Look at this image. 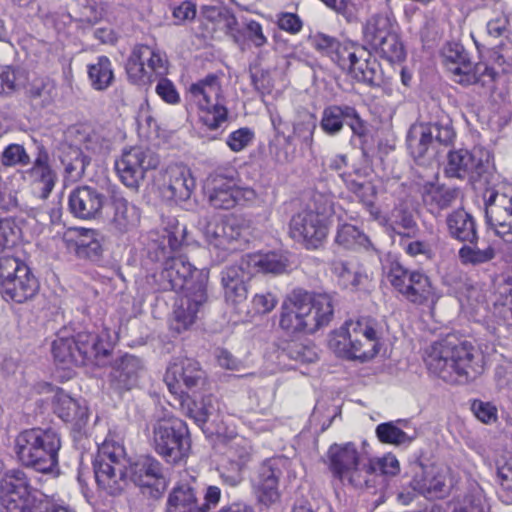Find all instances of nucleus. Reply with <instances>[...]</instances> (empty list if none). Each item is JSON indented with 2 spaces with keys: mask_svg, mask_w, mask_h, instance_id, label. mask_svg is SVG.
<instances>
[{
  "mask_svg": "<svg viewBox=\"0 0 512 512\" xmlns=\"http://www.w3.org/2000/svg\"><path fill=\"white\" fill-rule=\"evenodd\" d=\"M161 278L163 288L180 291L174 304L171 329L177 333L190 328L207 302L206 274L195 268L184 255L166 260Z\"/></svg>",
  "mask_w": 512,
  "mask_h": 512,
  "instance_id": "1",
  "label": "nucleus"
},
{
  "mask_svg": "<svg viewBox=\"0 0 512 512\" xmlns=\"http://www.w3.org/2000/svg\"><path fill=\"white\" fill-rule=\"evenodd\" d=\"M472 360V344L456 334L432 343L424 358L431 373L451 384H463L473 377Z\"/></svg>",
  "mask_w": 512,
  "mask_h": 512,
  "instance_id": "2",
  "label": "nucleus"
},
{
  "mask_svg": "<svg viewBox=\"0 0 512 512\" xmlns=\"http://www.w3.org/2000/svg\"><path fill=\"white\" fill-rule=\"evenodd\" d=\"M167 63L166 55L161 51L138 45L127 60L126 73L129 81L139 86L150 84L160 77L155 88L157 95L168 104H177L180 101L179 93L174 84L164 78L168 71Z\"/></svg>",
  "mask_w": 512,
  "mask_h": 512,
  "instance_id": "3",
  "label": "nucleus"
},
{
  "mask_svg": "<svg viewBox=\"0 0 512 512\" xmlns=\"http://www.w3.org/2000/svg\"><path fill=\"white\" fill-rule=\"evenodd\" d=\"M60 448V437L52 429H26L15 438L18 460L41 473L52 472L57 467Z\"/></svg>",
  "mask_w": 512,
  "mask_h": 512,
  "instance_id": "4",
  "label": "nucleus"
},
{
  "mask_svg": "<svg viewBox=\"0 0 512 512\" xmlns=\"http://www.w3.org/2000/svg\"><path fill=\"white\" fill-rule=\"evenodd\" d=\"M486 166L482 164V180L487 188L482 197L485 200V217L488 225L487 232H493L504 242H512V196L499 193L497 187L501 176L496 172L493 156L486 152Z\"/></svg>",
  "mask_w": 512,
  "mask_h": 512,
  "instance_id": "5",
  "label": "nucleus"
},
{
  "mask_svg": "<svg viewBox=\"0 0 512 512\" xmlns=\"http://www.w3.org/2000/svg\"><path fill=\"white\" fill-rule=\"evenodd\" d=\"M328 467L342 484L357 489L367 487V452L354 442L334 443L327 452Z\"/></svg>",
  "mask_w": 512,
  "mask_h": 512,
  "instance_id": "6",
  "label": "nucleus"
},
{
  "mask_svg": "<svg viewBox=\"0 0 512 512\" xmlns=\"http://www.w3.org/2000/svg\"><path fill=\"white\" fill-rule=\"evenodd\" d=\"M151 444L155 452L168 463H179L191 448L186 423L175 416H164L152 424Z\"/></svg>",
  "mask_w": 512,
  "mask_h": 512,
  "instance_id": "7",
  "label": "nucleus"
},
{
  "mask_svg": "<svg viewBox=\"0 0 512 512\" xmlns=\"http://www.w3.org/2000/svg\"><path fill=\"white\" fill-rule=\"evenodd\" d=\"M314 210L309 208L294 215L290 221V235L306 248H317L327 236L326 217L333 211L331 197L315 194Z\"/></svg>",
  "mask_w": 512,
  "mask_h": 512,
  "instance_id": "8",
  "label": "nucleus"
},
{
  "mask_svg": "<svg viewBox=\"0 0 512 512\" xmlns=\"http://www.w3.org/2000/svg\"><path fill=\"white\" fill-rule=\"evenodd\" d=\"M123 445L106 439L99 447L93 462L98 486L110 495L123 490L126 476V459Z\"/></svg>",
  "mask_w": 512,
  "mask_h": 512,
  "instance_id": "9",
  "label": "nucleus"
},
{
  "mask_svg": "<svg viewBox=\"0 0 512 512\" xmlns=\"http://www.w3.org/2000/svg\"><path fill=\"white\" fill-rule=\"evenodd\" d=\"M190 102L197 106L200 120L209 129H217L227 120L228 110L219 78L210 74L190 85Z\"/></svg>",
  "mask_w": 512,
  "mask_h": 512,
  "instance_id": "10",
  "label": "nucleus"
},
{
  "mask_svg": "<svg viewBox=\"0 0 512 512\" xmlns=\"http://www.w3.org/2000/svg\"><path fill=\"white\" fill-rule=\"evenodd\" d=\"M387 279L395 290L412 303H434L436 299L434 288L425 274L410 271L397 261L390 263Z\"/></svg>",
  "mask_w": 512,
  "mask_h": 512,
  "instance_id": "11",
  "label": "nucleus"
},
{
  "mask_svg": "<svg viewBox=\"0 0 512 512\" xmlns=\"http://www.w3.org/2000/svg\"><path fill=\"white\" fill-rule=\"evenodd\" d=\"M35 493L22 470H9L2 478L0 501L5 512H35L38 507Z\"/></svg>",
  "mask_w": 512,
  "mask_h": 512,
  "instance_id": "12",
  "label": "nucleus"
},
{
  "mask_svg": "<svg viewBox=\"0 0 512 512\" xmlns=\"http://www.w3.org/2000/svg\"><path fill=\"white\" fill-rule=\"evenodd\" d=\"M159 163V156L155 152L135 146L123 150L115 161V169L125 186L136 189L144 180L145 173L156 169Z\"/></svg>",
  "mask_w": 512,
  "mask_h": 512,
  "instance_id": "13",
  "label": "nucleus"
},
{
  "mask_svg": "<svg viewBox=\"0 0 512 512\" xmlns=\"http://www.w3.org/2000/svg\"><path fill=\"white\" fill-rule=\"evenodd\" d=\"M208 201L215 209H232L255 201L256 192L250 187L237 186L221 174H210L205 184Z\"/></svg>",
  "mask_w": 512,
  "mask_h": 512,
  "instance_id": "14",
  "label": "nucleus"
},
{
  "mask_svg": "<svg viewBox=\"0 0 512 512\" xmlns=\"http://www.w3.org/2000/svg\"><path fill=\"white\" fill-rule=\"evenodd\" d=\"M199 225L209 246L222 252L240 249L247 241L243 235L244 227L236 218H205Z\"/></svg>",
  "mask_w": 512,
  "mask_h": 512,
  "instance_id": "15",
  "label": "nucleus"
},
{
  "mask_svg": "<svg viewBox=\"0 0 512 512\" xmlns=\"http://www.w3.org/2000/svg\"><path fill=\"white\" fill-rule=\"evenodd\" d=\"M343 53L344 59L338 65L342 69H347L355 80L371 86L380 83V65L366 49L351 43L348 50H343Z\"/></svg>",
  "mask_w": 512,
  "mask_h": 512,
  "instance_id": "16",
  "label": "nucleus"
},
{
  "mask_svg": "<svg viewBox=\"0 0 512 512\" xmlns=\"http://www.w3.org/2000/svg\"><path fill=\"white\" fill-rule=\"evenodd\" d=\"M158 182L165 197L175 201L187 200L195 188L189 168L182 164H171L162 169Z\"/></svg>",
  "mask_w": 512,
  "mask_h": 512,
  "instance_id": "17",
  "label": "nucleus"
},
{
  "mask_svg": "<svg viewBox=\"0 0 512 512\" xmlns=\"http://www.w3.org/2000/svg\"><path fill=\"white\" fill-rule=\"evenodd\" d=\"M410 487L426 499L435 500L448 496L452 483L447 471L430 467L415 474L410 482Z\"/></svg>",
  "mask_w": 512,
  "mask_h": 512,
  "instance_id": "18",
  "label": "nucleus"
},
{
  "mask_svg": "<svg viewBox=\"0 0 512 512\" xmlns=\"http://www.w3.org/2000/svg\"><path fill=\"white\" fill-rule=\"evenodd\" d=\"M304 305L309 308L305 313L306 333L312 334L330 324L334 317V299L328 293L310 294L303 291Z\"/></svg>",
  "mask_w": 512,
  "mask_h": 512,
  "instance_id": "19",
  "label": "nucleus"
},
{
  "mask_svg": "<svg viewBox=\"0 0 512 512\" xmlns=\"http://www.w3.org/2000/svg\"><path fill=\"white\" fill-rule=\"evenodd\" d=\"M253 276L251 269L244 264V257L235 265L226 267L221 272V285L224 297L231 304H239L247 298V282Z\"/></svg>",
  "mask_w": 512,
  "mask_h": 512,
  "instance_id": "20",
  "label": "nucleus"
},
{
  "mask_svg": "<svg viewBox=\"0 0 512 512\" xmlns=\"http://www.w3.org/2000/svg\"><path fill=\"white\" fill-rule=\"evenodd\" d=\"M203 372L199 363L191 358L175 359L167 368L164 381L172 394H181V385L192 388L198 384Z\"/></svg>",
  "mask_w": 512,
  "mask_h": 512,
  "instance_id": "21",
  "label": "nucleus"
},
{
  "mask_svg": "<svg viewBox=\"0 0 512 512\" xmlns=\"http://www.w3.org/2000/svg\"><path fill=\"white\" fill-rule=\"evenodd\" d=\"M443 63L454 75V80L462 85L476 84L479 81L475 67L459 43H447L442 49Z\"/></svg>",
  "mask_w": 512,
  "mask_h": 512,
  "instance_id": "22",
  "label": "nucleus"
},
{
  "mask_svg": "<svg viewBox=\"0 0 512 512\" xmlns=\"http://www.w3.org/2000/svg\"><path fill=\"white\" fill-rule=\"evenodd\" d=\"M144 371V365L140 358L125 354L114 361L110 373L109 382L112 389L123 393L133 389Z\"/></svg>",
  "mask_w": 512,
  "mask_h": 512,
  "instance_id": "23",
  "label": "nucleus"
},
{
  "mask_svg": "<svg viewBox=\"0 0 512 512\" xmlns=\"http://www.w3.org/2000/svg\"><path fill=\"white\" fill-rule=\"evenodd\" d=\"M303 290H294L283 301L279 326L288 334L306 333L305 316L309 308L304 305Z\"/></svg>",
  "mask_w": 512,
  "mask_h": 512,
  "instance_id": "24",
  "label": "nucleus"
},
{
  "mask_svg": "<svg viewBox=\"0 0 512 512\" xmlns=\"http://www.w3.org/2000/svg\"><path fill=\"white\" fill-rule=\"evenodd\" d=\"M103 203V194L89 186L78 187L69 195V209L81 219L94 218L102 210Z\"/></svg>",
  "mask_w": 512,
  "mask_h": 512,
  "instance_id": "25",
  "label": "nucleus"
},
{
  "mask_svg": "<svg viewBox=\"0 0 512 512\" xmlns=\"http://www.w3.org/2000/svg\"><path fill=\"white\" fill-rule=\"evenodd\" d=\"M371 213L374 214L373 211ZM375 218L388 231L399 236L414 238L419 233V227L412 211L403 204L395 206L385 215H379L378 212H375Z\"/></svg>",
  "mask_w": 512,
  "mask_h": 512,
  "instance_id": "26",
  "label": "nucleus"
},
{
  "mask_svg": "<svg viewBox=\"0 0 512 512\" xmlns=\"http://www.w3.org/2000/svg\"><path fill=\"white\" fill-rule=\"evenodd\" d=\"M53 409L59 418L65 422H72L78 429L88 421L87 406L72 398L61 388H57L53 396Z\"/></svg>",
  "mask_w": 512,
  "mask_h": 512,
  "instance_id": "27",
  "label": "nucleus"
},
{
  "mask_svg": "<svg viewBox=\"0 0 512 512\" xmlns=\"http://www.w3.org/2000/svg\"><path fill=\"white\" fill-rule=\"evenodd\" d=\"M76 340V366L87 363L99 364L100 359L107 356L110 345L97 334L91 332H80L75 336Z\"/></svg>",
  "mask_w": 512,
  "mask_h": 512,
  "instance_id": "28",
  "label": "nucleus"
},
{
  "mask_svg": "<svg viewBox=\"0 0 512 512\" xmlns=\"http://www.w3.org/2000/svg\"><path fill=\"white\" fill-rule=\"evenodd\" d=\"M39 283L29 267H22L16 279L0 287V293L6 301L24 303L38 292Z\"/></svg>",
  "mask_w": 512,
  "mask_h": 512,
  "instance_id": "29",
  "label": "nucleus"
},
{
  "mask_svg": "<svg viewBox=\"0 0 512 512\" xmlns=\"http://www.w3.org/2000/svg\"><path fill=\"white\" fill-rule=\"evenodd\" d=\"M279 475V470L275 469L270 462L263 463L259 468L258 475L253 481V489L261 504L270 506L279 500Z\"/></svg>",
  "mask_w": 512,
  "mask_h": 512,
  "instance_id": "30",
  "label": "nucleus"
},
{
  "mask_svg": "<svg viewBox=\"0 0 512 512\" xmlns=\"http://www.w3.org/2000/svg\"><path fill=\"white\" fill-rule=\"evenodd\" d=\"M196 480L181 481L170 492L166 512H200Z\"/></svg>",
  "mask_w": 512,
  "mask_h": 512,
  "instance_id": "31",
  "label": "nucleus"
},
{
  "mask_svg": "<svg viewBox=\"0 0 512 512\" xmlns=\"http://www.w3.org/2000/svg\"><path fill=\"white\" fill-rule=\"evenodd\" d=\"M113 214L109 220L110 228L118 234L129 233L140 221L139 209L123 197L112 200Z\"/></svg>",
  "mask_w": 512,
  "mask_h": 512,
  "instance_id": "32",
  "label": "nucleus"
},
{
  "mask_svg": "<svg viewBox=\"0 0 512 512\" xmlns=\"http://www.w3.org/2000/svg\"><path fill=\"white\" fill-rule=\"evenodd\" d=\"M480 162L476 161L467 149L450 151L447 156L445 174L451 178H468L474 185L479 172Z\"/></svg>",
  "mask_w": 512,
  "mask_h": 512,
  "instance_id": "33",
  "label": "nucleus"
},
{
  "mask_svg": "<svg viewBox=\"0 0 512 512\" xmlns=\"http://www.w3.org/2000/svg\"><path fill=\"white\" fill-rule=\"evenodd\" d=\"M371 345L366 344V340L360 339L353 343L352 339H338V336H332L329 340V346L338 355L351 359L362 361L373 358L378 353L379 341H371Z\"/></svg>",
  "mask_w": 512,
  "mask_h": 512,
  "instance_id": "34",
  "label": "nucleus"
},
{
  "mask_svg": "<svg viewBox=\"0 0 512 512\" xmlns=\"http://www.w3.org/2000/svg\"><path fill=\"white\" fill-rule=\"evenodd\" d=\"M25 177L41 191V197L47 198L56 183V174L48 164V154L40 152L33 166L26 170Z\"/></svg>",
  "mask_w": 512,
  "mask_h": 512,
  "instance_id": "35",
  "label": "nucleus"
},
{
  "mask_svg": "<svg viewBox=\"0 0 512 512\" xmlns=\"http://www.w3.org/2000/svg\"><path fill=\"white\" fill-rule=\"evenodd\" d=\"M244 257V264L251 269L253 275L257 273L281 274L287 269V259L278 253H255L247 254Z\"/></svg>",
  "mask_w": 512,
  "mask_h": 512,
  "instance_id": "36",
  "label": "nucleus"
},
{
  "mask_svg": "<svg viewBox=\"0 0 512 512\" xmlns=\"http://www.w3.org/2000/svg\"><path fill=\"white\" fill-rule=\"evenodd\" d=\"M458 197V190L435 183H426L422 188V199L430 211L450 207Z\"/></svg>",
  "mask_w": 512,
  "mask_h": 512,
  "instance_id": "37",
  "label": "nucleus"
},
{
  "mask_svg": "<svg viewBox=\"0 0 512 512\" xmlns=\"http://www.w3.org/2000/svg\"><path fill=\"white\" fill-rule=\"evenodd\" d=\"M162 477V466L151 456L139 459L130 467V479L139 487H150Z\"/></svg>",
  "mask_w": 512,
  "mask_h": 512,
  "instance_id": "38",
  "label": "nucleus"
},
{
  "mask_svg": "<svg viewBox=\"0 0 512 512\" xmlns=\"http://www.w3.org/2000/svg\"><path fill=\"white\" fill-rule=\"evenodd\" d=\"M338 339L346 337L355 341L366 340V344L371 345V341H379L378 333L375 329V322L370 318H359L357 320L346 321L344 326L333 334Z\"/></svg>",
  "mask_w": 512,
  "mask_h": 512,
  "instance_id": "39",
  "label": "nucleus"
},
{
  "mask_svg": "<svg viewBox=\"0 0 512 512\" xmlns=\"http://www.w3.org/2000/svg\"><path fill=\"white\" fill-rule=\"evenodd\" d=\"M447 226L452 237L473 243L477 237L476 223L466 211L459 209L447 217Z\"/></svg>",
  "mask_w": 512,
  "mask_h": 512,
  "instance_id": "40",
  "label": "nucleus"
},
{
  "mask_svg": "<svg viewBox=\"0 0 512 512\" xmlns=\"http://www.w3.org/2000/svg\"><path fill=\"white\" fill-rule=\"evenodd\" d=\"M395 29V22L390 16L382 14L372 16L363 28L364 40L371 47H374L379 45Z\"/></svg>",
  "mask_w": 512,
  "mask_h": 512,
  "instance_id": "41",
  "label": "nucleus"
},
{
  "mask_svg": "<svg viewBox=\"0 0 512 512\" xmlns=\"http://www.w3.org/2000/svg\"><path fill=\"white\" fill-rule=\"evenodd\" d=\"M69 240L75 242V251L79 257L95 259L101 253L98 233L93 229H80L69 232Z\"/></svg>",
  "mask_w": 512,
  "mask_h": 512,
  "instance_id": "42",
  "label": "nucleus"
},
{
  "mask_svg": "<svg viewBox=\"0 0 512 512\" xmlns=\"http://www.w3.org/2000/svg\"><path fill=\"white\" fill-rule=\"evenodd\" d=\"M26 95L34 105L47 107L57 95L56 85L47 77L35 78L26 87Z\"/></svg>",
  "mask_w": 512,
  "mask_h": 512,
  "instance_id": "43",
  "label": "nucleus"
},
{
  "mask_svg": "<svg viewBox=\"0 0 512 512\" xmlns=\"http://www.w3.org/2000/svg\"><path fill=\"white\" fill-rule=\"evenodd\" d=\"M352 113L350 105H329L322 111L320 127L329 136L338 135L347 116Z\"/></svg>",
  "mask_w": 512,
  "mask_h": 512,
  "instance_id": "44",
  "label": "nucleus"
},
{
  "mask_svg": "<svg viewBox=\"0 0 512 512\" xmlns=\"http://www.w3.org/2000/svg\"><path fill=\"white\" fill-rule=\"evenodd\" d=\"M432 132L429 124L414 125L409 130L407 145L415 159L424 157L428 149L433 145L434 138Z\"/></svg>",
  "mask_w": 512,
  "mask_h": 512,
  "instance_id": "45",
  "label": "nucleus"
},
{
  "mask_svg": "<svg viewBox=\"0 0 512 512\" xmlns=\"http://www.w3.org/2000/svg\"><path fill=\"white\" fill-rule=\"evenodd\" d=\"M332 272L337 277L338 283L345 289L357 288L365 279L356 263L335 260L332 263Z\"/></svg>",
  "mask_w": 512,
  "mask_h": 512,
  "instance_id": "46",
  "label": "nucleus"
},
{
  "mask_svg": "<svg viewBox=\"0 0 512 512\" xmlns=\"http://www.w3.org/2000/svg\"><path fill=\"white\" fill-rule=\"evenodd\" d=\"M88 76L95 90H106L114 80L111 61L106 56H99L96 62L88 65Z\"/></svg>",
  "mask_w": 512,
  "mask_h": 512,
  "instance_id": "47",
  "label": "nucleus"
},
{
  "mask_svg": "<svg viewBox=\"0 0 512 512\" xmlns=\"http://www.w3.org/2000/svg\"><path fill=\"white\" fill-rule=\"evenodd\" d=\"M310 41L317 51L327 55L337 64L344 59L343 50H348L351 45L349 42L340 43L334 37L324 33H316L310 38Z\"/></svg>",
  "mask_w": 512,
  "mask_h": 512,
  "instance_id": "48",
  "label": "nucleus"
},
{
  "mask_svg": "<svg viewBox=\"0 0 512 512\" xmlns=\"http://www.w3.org/2000/svg\"><path fill=\"white\" fill-rule=\"evenodd\" d=\"M112 147V140L107 136L103 129L92 130L83 136L81 140L80 152L89 153L90 159L93 156H104L109 153Z\"/></svg>",
  "mask_w": 512,
  "mask_h": 512,
  "instance_id": "49",
  "label": "nucleus"
},
{
  "mask_svg": "<svg viewBox=\"0 0 512 512\" xmlns=\"http://www.w3.org/2000/svg\"><path fill=\"white\" fill-rule=\"evenodd\" d=\"M335 242L344 249L368 248V237L355 225L342 224L338 227Z\"/></svg>",
  "mask_w": 512,
  "mask_h": 512,
  "instance_id": "50",
  "label": "nucleus"
},
{
  "mask_svg": "<svg viewBox=\"0 0 512 512\" xmlns=\"http://www.w3.org/2000/svg\"><path fill=\"white\" fill-rule=\"evenodd\" d=\"M398 423H404V425H406V422L402 421H391L379 424L375 430L378 440L381 443L392 445H402L411 443L414 440L415 436L408 435L398 426Z\"/></svg>",
  "mask_w": 512,
  "mask_h": 512,
  "instance_id": "51",
  "label": "nucleus"
},
{
  "mask_svg": "<svg viewBox=\"0 0 512 512\" xmlns=\"http://www.w3.org/2000/svg\"><path fill=\"white\" fill-rule=\"evenodd\" d=\"M367 470H366V480L367 487L371 484V477L377 474L383 475H396L400 470L399 461L392 454H386L383 457L379 458H370L367 455Z\"/></svg>",
  "mask_w": 512,
  "mask_h": 512,
  "instance_id": "52",
  "label": "nucleus"
},
{
  "mask_svg": "<svg viewBox=\"0 0 512 512\" xmlns=\"http://www.w3.org/2000/svg\"><path fill=\"white\" fill-rule=\"evenodd\" d=\"M245 466L241 461L223 456L217 467L222 483L230 487L239 486L244 480Z\"/></svg>",
  "mask_w": 512,
  "mask_h": 512,
  "instance_id": "53",
  "label": "nucleus"
},
{
  "mask_svg": "<svg viewBox=\"0 0 512 512\" xmlns=\"http://www.w3.org/2000/svg\"><path fill=\"white\" fill-rule=\"evenodd\" d=\"M372 48L392 63L401 62L405 58V50L399 40L396 29L385 37L379 45H375Z\"/></svg>",
  "mask_w": 512,
  "mask_h": 512,
  "instance_id": "54",
  "label": "nucleus"
},
{
  "mask_svg": "<svg viewBox=\"0 0 512 512\" xmlns=\"http://www.w3.org/2000/svg\"><path fill=\"white\" fill-rule=\"evenodd\" d=\"M52 352L55 360L66 367L76 366V340L72 338H59L52 344Z\"/></svg>",
  "mask_w": 512,
  "mask_h": 512,
  "instance_id": "55",
  "label": "nucleus"
},
{
  "mask_svg": "<svg viewBox=\"0 0 512 512\" xmlns=\"http://www.w3.org/2000/svg\"><path fill=\"white\" fill-rule=\"evenodd\" d=\"M24 75L22 72L4 67L0 70V94H12L24 84Z\"/></svg>",
  "mask_w": 512,
  "mask_h": 512,
  "instance_id": "56",
  "label": "nucleus"
},
{
  "mask_svg": "<svg viewBox=\"0 0 512 512\" xmlns=\"http://www.w3.org/2000/svg\"><path fill=\"white\" fill-rule=\"evenodd\" d=\"M80 20L87 23H96L102 19L105 8L99 0H77Z\"/></svg>",
  "mask_w": 512,
  "mask_h": 512,
  "instance_id": "57",
  "label": "nucleus"
},
{
  "mask_svg": "<svg viewBox=\"0 0 512 512\" xmlns=\"http://www.w3.org/2000/svg\"><path fill=\"white\" fill-rule=\"evenodd\" d=\"M0 161L3 166L12 167L16 165H27L30 157L25 148L19 144H9L1 153Z\"/></svg>",
  "mask_w": 512,
  "mask_h": 512,
  "instance_id": "58",
  "label": "nucleus"
},
{
  "mask_svg": "<svg viewBox=\"0 0 512 512\" xmlns=\"http://www.w3.org/2000/svg\"><path fill=\"white\" fill-rule=\"evenodd\" d=\"M22 267H28L24 262L12 256H3L0 258V287L7 282L13 281L20 274Z\"/></svg>",
  "mask_w": 512,
  "mask_h": 512,
  "instance_id": "59",
  "label": "nucleus"
},
{
  "mask_svg": "<svg viewBox=\"0 0 512 512\" xmlns=\"http://www.w3.org/2000/svg\"><path fill=\"white\" fill-rule=\"evenodd\" d=\"M316 129V121L312 115H307L293 125V137L299 139L306 146L313 143V135Z\"/></svg>",
  "mask_w": 512,
  "mask_h": 512,
  "instance_id": "60",
  "label": "nucleus"
},
{
  "mask_svg": "<svg viewBox=\"0 0 512 512\" xmlns=\"http://www.w3.org/2000/svg\"><path fill=\"white\" fill-rule=\"evenodd\" d=\"M250 454L251 447L249 442L242 437H235L228 444L224 457L247 464L250 459Z\"/></svg>",
  "mask_w": 512,
  "mask_h": 512,
  "instance_id": "61",
  "label": "nucleus"
},
{
  "mask_svg": "<svg viewBox=\"0 0 512 512\" xmlns=\"http://www.w3.org/2000/svg\"><path fill=\"white\" fill-rule=\"evenodd\" d=\"M253 138L254 132L248 127H242L228 135L226 144L233 152H240L252 142Z\"/></svg>",
  "mask_w": 512,
  "mask_h": 512,
  "instance_id": "62",
  "label": "nucleus"
},
{
  "mask_svg": "<svg viewBox=\"0 0 512 512\" xmlns=\"http://www.w3.org/2000/svg\"><path fill=\"white\" fill-rule=\"evenodd\" d=\"M194 408H189V416L198 424L205 423L209 416L216 411L215 401L211 396L203 397L200 403H193Z\"/></svg>",
  "mask_w": 512,
  "mask_h": 512,
  "instance_id": "63",
  "label": "nucleus"
},
{
  "mask_svg": "<svg viewBox=\"0 0 512 512\" xmlns=\"http://www.w3.org/2000/svg\"><path fill=\"white\" fill-rule=\"evenodd\" d=\"M278 299L272 292L256 293L251 300V306L256 314L270 313L277 305Z\"/></svg>",
  "mask_w": 512,
  "mask_h": 512,
  "instance_id": "64",
  "label": "nucleus"
}]
</instances>
